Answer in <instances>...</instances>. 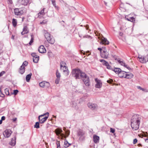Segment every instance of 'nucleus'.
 <instances>
[{
    "instance_id": "obj_60",
    "label": "nucleus",
    "mask_w": 148,
    "mask_h": 148,
    "mask_svg": "<svg viewBox=\"0 0 148 148\" xmlns=\"http://www.w3.org/2000/svg\"><path fill=\"white\" fill-rule=\"evenodd\" d=\"M148 138H146L145 139V141L146 142H147V141H148Z\"/></svg>"
},
{
    "instance_id": "obj_32",
    "label": "nucleus",
    "mask_w": 148,
    "mask_h": 148,
    "mask_svg": "<svg viewBox=\"0 0 148 148\" xmlns=\"http://www.w3.org/2000/svg\"><path fill=\"white\" fill-rule=\"evenodd\" d=\"M70 145V144L67 141H66V142L65 141L64 143V147H69Z\"/></svg>"
},
{
    "instance_id": "obj_7",
    "label": "nucleus",
    "mask_w": 148,
    "mask_h": 148,
    "mask_svg": "<svg viewBox=\"0 0 148 148\" xmlns=\"http://www.w3.org/2000/svg\"><path fill=\"white\" fill-rule=\"evenodd\" d=\"M99 38L101 40L100 43L102 44L108 45L109 44V41L107 40V39L104 37L100 36Z\"/></svg>"
},
{
    "instance_id": "obj_56",
    "label": "nucleus",
    "mask_w": 148,
    "mask_h": 148,
    "mask_svg": "<svg viewBox=\"0 0 148 148\" xmlns=\"http://www.w3.org/2000/svg\"><path fill=\"white\" fill-rule=\"evenodd\" d=\"M97 49H98V50H99L101 52L102 51V49H101V48H98Z\"/></svg>"
},
{
    "instance_id": "obj_15",
    "label": "nucleus",
    "mask_w": 148,
    "mask_h": 148,
    "mask_svg": "<svg viewBox=\"0 0 148 148\" xmlns=\"http://www.w3.org/2000/svg\"><path fill=\"white\" fill-rule=\"evenodd\" d=\"M39 52L41 53H45L46 52V50L44 47L42 45L40 46L38 48Z\"/></svg>"
},
{
    "instance_id": "obj_16",
    "label": "nucleus",
    "mask_w": 148,
    "mask_h": 148,
    "mask_svg": "<svg viewBox=\"0 0 148 148\" xmlns=\"http://www.w3.org/2000/svg\"><path fill=\"white\" fill-rule=\"evenodd\" d=\"M29 31L27 27L26 26H24L23 29V31L21 32V34L22 35H24L25 34H27L29 33Z\"/></svg>"
},
{
    "instance_id": "obj_25",
    "label": "nucleus",
    "mask_w": 148,
    "mask_h": 148,
    "mask_svg": "<svg viewBox=\"0 0 148 148\" xmlns=\"http://www.w3.org/2000/svg\"><path fill=\"white\" fill-rule=\"evenodd\" d=\"M116 74H119L120 72H121V69L118 68H115L113 69H112Z\"/></svg>"
},
{
    "instance_id": "obj_11",
    "label": "nucleus",
    "mask_w": 148,
    "mask_h": 148,
    "mask_svg": "<svg viewBox=\"0 0 148 148\" xmlns=\"http://www.w3.org/2000/svg\"><path fill=\"white\" fill-rule=\"evenodd\" d=\"M12 132L10 130L6 129L3 132V134L5 137L8 138L10 136Z\"/></svg>"
},
{
    "instance_id": "obj_50",
    "label": "nucleus",
    "mask_w": 148,
    "mask_h": 148,
    "mask_svg": "<svg viewBox=\"0 0 148 148\" xmlns=\"http://www.w3.org/2000/svg\"><path fill=\"white\" fill-rule=\"evenodd\" d=\"M0 92H0V96L2 97H4V95L1 92V90H0Z\"/></svg>"
},
{
    "instance_id": "obj_39",
    "label": "nucleus",
    "mask_w": 148,
    "mask_h": 148,
    "mask_svg": "<svg viewBox=\"0 0 148 148\" xmlns=\"http://www.w3.org/2000/svg\"><path fill=\"white\" fill-rule=\"evenodd\" d=\"M56 144L57 145V148H60V141H58L57 140H56Z\"/></svg>"
},
{
    "instance_id": "obj_54",
    "label": "nucleus",
    "mask_w": 148,
    "mask_h": 148,
    "mask_svg": "<svg viewBox=\"0 0 148 148\" xmlns=\"http://www.w3.org/2000/svg\"><path fill=\"white\" fill-rule=\"evenodd\" d=\"M125 67L129 70H130L131 69V68H130V67L129 66H128L127 65V66Z\"/></svg>"
},
{
    "instance_id": "obj_14",
    "label": "nucleus",
    "mask_w": 148,
    "mask_h": 148,
    "mask_svg": "<svg viewBox=\"0 0 148 148\" xmlns=\"http://www.w3.org/2000/svg\"><path fill=\"white\" fill-rule=\"evenodd\" d=\"M100 61L102 62L103 64L106 66V68L108 69H111V67L109 65L108 62L104 60H100Z\"/></svg>"
},
{
    "instance_id": "obj_42",
    "label": "nucleus",
    "mask_w": 148,
    "mask_h": 148,
    "mask_svg": "<svg viewBox=\"0 0 148 148\" xmlns=\"http://www.w3.org/2000/svg\"><path fill=\"white\" fill-rule=\"evenodd\" d=\"M47 21L46 20H43L42 22H40V24H44L47 23Z\"/></svg>"
},
{
    "instance_id": "obj_19",
    "label": "nucleus",
    "mask_w": 148,
    "mask_h": 148,
    "mask_svg": "<svg viewBox=\"0 0 148 148\" xmlns=\"http://www.w3.org/2000/svg\"><path fill=\"white\" fill-rule=\"evenodd\" d=\"M138 58H139V61L142 63H146L147 62V58H145L144 57L141 56V57H138Z\"/></svg>"
},
{
    "instance_id": "obj_57",
    "label": "nucleus",
    "mask_w": 148,
    "mask_h": 148,
    "mask_svg": "<svg viewBox=\"0 0 148 148\" xmlns=\"http://www.w3.org/2000/svg\"><path fill=\"white\" fill-rule=\"evenodd\" d=\"M146 133L147 134H148V135H147V134H145L144 136L145 137H147V136H148V134L147 133V132H146Z\"/></svg>"
},
{
    "instance_id": "obj_13",
    "label": "nucleus",
    "mask_w": 148,
    "mask_h": 148,
    "mask_svg": "<svg viewBox=\"0 0 148 148\" xmlns=\"http://www.w3.org/2000/svg\"><path fill=\"white\" fill-rule=\"evenodd\" d=\"M109 53L106 50L103 51V52L101 53V56L103 58H107L108 57Z\"/></svg>"
},
{
    "instance_id": "obj_51",
    "label": "nucleus",
    "mask_w": 148,
    "mask_h": 148,
    "mask_svg": "<svg viewBox=\"0 0 148 148\" xmlns=\"http://www.w3.org/2000/svg\"><path fill=\"white\" fill-rule=\"evenodd\" d=\"M142 89H143V90H142L143 91H144L145 92H148V90L145 89H144L143 88H142Z\"/></svg>"
},
{
    "instance_id": "obj_10",
    "label": "nucleus",
    "mask_w": 148,
    "mask_h": 148,
    "mask_svg": "<svg viewBox=\"0 0 148 148\" xmlns=\"http://www.w3.org/2000/svg\"><path fill=\"white\" fill-rule=\"evenodd\" d=\"M95 81L96 83L95 85V87L98 88H101L102 86V83L101 81L97 78H96L95 79Z\"/></svg>"
},
{
    "instance_id": "obj_45",
    "label": "nucleus",
    "mask_w": 148,
    "mask_h": 148,
    "mask_svg": "<svg viewBox=\"0 0 148 148\" xmlns=\"http://www.w3.org/2000/svg\"><path fill=\"white\" fill-rule=\"evenodd\" d=\"M32 56L33 57V58H34L35 57H37L39 56L36 55V54L35 53H32Z\"/></svg>"
},
{
    "instance_id": "obj_43",
    "label": "nucleus",
    "mask_w": 148,
    "mask_h": 148,
    "mask_svg": "<svg viewBox=\"0 0 148 148\" xmlns=\"http://www.w3.org/2000/svg\"><path fill=\"white\" fill-rule=\"evenodd\" d=\"M115 130L112 128H110V132L112 133H114L115 132Z\"/></svg>"
},
{
    "instance_id": "obj_22",
    "label": "nucleus",
    "mask_w": 148,
    "mask_h": 148,
    "mask_svg": "<svg viewBox=\"0 0 148 148\" xmlns=\"http://www.w3.org/2000/svg\"><path fill=\"white\" fill-rule=\"evenodd\" d=\"M99 137L96 135H94L93 136V140L94 142L97 143H98L99 140Z\"/></svg>"
},
{
    "instance_id": "obj_5",
    "label": "nucleus",
    "mask_w": 148,
    "mask_h": 148,
    "mask_svg": "<svg viewBox=\"0 0 148 148\" xmlns=\"http://www.w3.org/2000/svg\"><path fill=\"white\" fill-rule=\"evenodd\" d=\"M77 136L79 137V140H83L84 138V136L85 134L84 131L81 129H79L77 131Z\"/></svg>"
},
{
    "instance_id": "obj_8",
    "label": "nucleus",
    "mask_w": 148,
    "mask_h": 148,
    "mask_svg": "<svg viewBox=\"0 0 148 148\" xmlns=\"http://www.w3.org/2000/svg\"><path fill=\"white\" fill-rule=\"evenodd\" d=\"M14 14L17 16L22 14L23 13V10L20 8H16L14 9Z\"/></svg>"
},
{
    "instance_id": "obj_52",
    "label": "nucleus",
    "mask_w": 148,
    "mask_h": 148,
    "mask_svg": "<svg viewBox=\"0 0 148 148\" xmlns=\"http://www.w3.org/2000/svg\"><path fill=\"white\" fill-rule=\"evenodd\" d=\"M5 116H3L1 117V120L2 121L4 120H5Z\"/></svg>"
},
{
    "instance_id": "obj_12",
    "label": "nucleus",
    "mask_w": 148,
    "mask_h": 148,
    "mask_svg": "<svg viewBox=\"0 0 148 148\" xmlns=\"http://www.w3.org/2000/svg\"><path fill=\"white\" fill-rule=\"evenodd\" d=\"M62 130L60 128H58L55 130V133L57 135H60L62 137H63L64 135V134L62 133Z\"/></svg>"
},
{
    "instance_id": "obj_40",
    "label": "nucleus",
    "mask_w": 148,
    "mask_h": 148,
    "mask_svg": "<svg viewBox=\"0 0 148 148\" xmlns=\"http://www.w3.org/2000/svg\"><path fill=\"white\" fill-rule=\"evenodd\" d=\"M28 63V62L26 61H25L23 63L21 66H23V67H25L27 65Z\"/></svg>"
},
{
    "instance_id": "obj_21",
    "label": "nucleus",
    "mask_w": 148,
    "mask_h": 148,
    "mask_svg": "<svg viewBox=\"0 0 148 148\" xmlns=\"http://www.w3.org/2000/svg\"><path fill=\"white\" fill-rule=\"evenodd\" d=\"M25 70V67H23V66H21L19 69V72L20 73L22 74L24 73Z\"/></svg>"
},
{
    "instance_id": "obj_31",
    "label": "nucleus",
    "mask_w": 148,
    "mask_h": 148,
    "mask_svg": "<svg viewBox=\"0 0 148 148\" xmlns=\"http://www.w3.org/2000/svg\"><path fill=\"white\" fill-rule=\"evenodd\" d=\"M39 123H40L38 122H36L35 123V124L34 125V127L36 128L37 129L39 128L40 126H39Z\"/></svg>"
},
{
    "instance_id": "obj_1",
    "label": "nucleus",
    "mask_w": 148,
    "mask_h": 148,
    "mask_svg": "<svg viewBox=\"0 0 148 148\" xmlns=\"http://www.w3.org/2000/svg\"><path fill=\"white\" fill-rule=\"evenodd\" d=\"M72 75L76 79L81 78L86 86H89L90 85L89 77L85 73L81 72L79 69H73L72 70Z\"/></svg>"
},
{
    "instance_id": "obj_27",
    "label": "nucleus",
    "mask_w": 148,
    "mask_h": 148,
    "mask_svg": "<svg viewBox=\"0 0 148 148\" xmlns=\"http://www.w3.org/2000/svg\"><path fill=\"white\" fill-rule=\"evenodd\" d=\"M51 1L52 4L55 7V8L56 9L58 10V6H57L56 5L55 0H51Z\"/></svg>"
},
{
    "instance_id": "obj_26",
    "label": "nucleus",
    "mask_w": 148,
    "mask_h": 148,
    "mask_svg": "<svg viewBox=\"0 0 148 148\" xmlns=\"http://www.w3.org/2000/svg\"><path fill=\"white\" fill-rule=\"evenodd\" d=\"M32 75V73H30L29 74L27 75L26 77V80L27 82H29Z\"/></svg>"
},
{
    "instance_id": "obj_34",
    "label": "nucleus",
    "mask_w": 148,
    "mask_h": 148,
    "mask_svg": "<svg viewBox=\"0 0 148 148\" xmlns=\"http://www.w3.org/2000/svg\"><path fill=\"white\" fill-rule=\"evenodd\" d=\"M56 76L57 78H60L61 77L60 73L59 72L58 70H57L56 71Z\"/></svg>"
},
{
    "instance_id": "obj_23",
    "label": "nucleus",
    "mask_w": 148,
    "mask_h": 148,
    "mask_svg": "<svg viewBox=\"0 0 148 148\" xmlns=\"http://www.w3.org/2000/svg\"><path fill=\"white\" fill-rule=\"evenodd\" d=\"M133 75L132 73H130L129 74H125V76L124 78H126L127 79H131L133 77Z\"/></svg>"
},
{
    "instance_id": "obj_28",
    "label": "nucleus",
    "mask_w": 148,
    "mask_h": 148,
    "mask_svg": "<svg viewBox=\"0 0 148 148\" xmlns=\"http://www.w3.org/2000/svg\"><path fill=\"white\" fill-rule=\"evenodd\" d=\"M12 24L14 27H16L17 24V20L14 18H13L12 19Z\"/></svg>"
},
{
    "instance_id": "obj_53",
    "label": "nucleus",
    "mask_w": 148,
    "mask_h": 148,
    "mask_svg": "<svg viewBox=\"0 0 148 148\" xmlns=\"http://www.w3.org/2000/svg\"><path fill=\"white\" fill-rule=\"evenodd\" d=\"M137 88L140 90H143L142 88L140 86H138Z\"/></svg>"
},
{
    "instance_id": "obj_63",
    "label": "nucleus",
    "mask_w": 148,
    "mask_h": 148,
    "mask_svg": "<svg viewBox=\"0 0 148 148\" xmlns=\"http://www.w3.org/2000/svg\"><path fill=\"white\" fill-rule=\"evenodd\" d=\"M105 2V4L106 5V3H105V2Z\"/></svg>"
},
{
    "instance_id": "obj_4",
    "label": "nucleus",
    "mask_w": 148,
    "mask_h": 148,
    "mask_svg": "<svg viewBox=\"0 0 148 148\" xmlns=\"http://www.w3.org/2000/svg\"><path fill=\"white\" fill-rule=\"evenodd\" d=\"M65 63L64 62H62L60 63V66L61 69H63V72L65 73V74L66 75H69V71L68 70L67 67L64 65Z\"/></svg>"
},
{
    "instance_id": "obj_44",
    "label": "nucleus",
    "mask_w": 148,
    "mask_h": 148,
    "mask_svg": "<svg viewBox=\"0 0 148 148\" xmlns=\"http://www.w3.org/2000/svg\"><path fill=\"white\" fill-rule=\"evenodd\" d=\"M5 73V72L4 71H3L0 73V77L2 76Z\"/></svg>"
},
{
    "instance_id": "obj_46",
    "label": "nucleus",
    "mask_w": 148,
    "mask_h": 148,
    "mask_svg": "<svg viewBox=\"0 0 148 148\" xmlns=\"http://www.w3.org/2000/svg\"><path fill=\"white\" fill-rule=\"evenodd\" d=\"M18 91L17 90H14V91L13 94L14 95H16L17 94Z\"/></svg>"
},
{
    "instance_id": "obj_47",
    "label": "nucleus",
    "mask_w": 148,
    "mask_h": 148,
    "mask_svg": "<svg viewBox=\"0 0 148 148\" xmlns=\"http://www.w3.org/2000/svg\"><path fill=\"white\" fill-rule=\"evenodd\" d=\"M8 3L9 4H11L12 3V0H8Z\"/></svg>"
},
{
    "instance_id": "obj_6",
    "label": "nucleus",
    "mask_w": 148,
    "mask_h": 148,
    "mask_svg": "<svg viewBox=\"0 0 148 148\" xmlns=\"http://www.w3.org/2000/svg\"><path fill=\"white\" fill-rule=\"evenodd\" d=\"M45 115V114L41 115L39 116L38 119L39 120V122L40 123H43L47 120L48 118V116L43 117Z\"/></svg>"
},
{
    "instance_id": "obj_41",
    "label": "nucleus",
    "mask_w": 148,
    "mask_h": 148,
    "mask_svg": "<svg viewBox=\"0 0 148 148\" xmlns=\"http://www.w3.org/2000/svg\"><path fill=\"white\" fill-rule=\"evenodd\" d=\"M60 81V78H57L56 79L55 81V83L56 84H58L59 83V82Z\"/></svg>"
},
{
    "instance_id": "obj_37",
    "label": "nucleus",
    "mask_w": 148,
    "mask_h": 148,
    "mask_svg": "<svg viewBox=\"0 0 148 148\" xmlns=\"http://www.w3.org/2000/svg\"><path fill=\"white\" fill-rule=\"evenodd\" d=\"M45 87L47 88L49 86L50 84L49 82L45 81Z\"/></svg>"
},
{
    "instance_id": "obj_33",
    "label": "nucleus",
    "mask_w": 148,
    "mask_h": 148,
    "mask_svg": "<svg viewBox=\"0 0 148 148\" xmlns=\"http://www.w3.org/2000/svg\"><path fill=\"white\" fill-rule=\"evenodd\" d=\"M45 81H43L40 83L39 84V86L40 87L44 88L45 86Z\"/></svg>"
},
{
    "instance_id": "obj_36",
    "label": "nucleus",
    "mask_w": 148,
    "mask_h": 148,
    "mask_svg": "<svg viewBox=\"0 0 148 148\" xmlns=\"http://www.w3.org/2000/svg\"><path fill=\"white\" fill-rule=\"evenodd\" d=\"M31 40L30 41V42L29 43V44L30 45H31L32 44V42H33V40H34V37H33V35L32 34L31 35Z\"/></svg>"
},
{
    "instance_id": "obj_17",
    "label": "nucleus",
    "mask_w": 148,
    "mask_h": 148,
    "mask_svg": "<svg viewBox=\"0 0 148 148\" xmlns=\"http://www.w3.org/2000/svg\"><path fill=\"white\" fill-rule=\"evenodd\" d=\"M45 9V8H43L38 13V17L40 18L42 16L45 14V13L44 12Z\"/></svg>"
},
{
    "instance_id": "obj_55",
    "label": "nucleus",
    "mask_w": 148,
    "mask_h": 148,
    "mask_svg": "<svg viewBox=\"0 0 148 148\" xmlns=\"http://www.w3.org/2000/svg\"><path fill=\"white\" fill-rule=\"evenodd\" d=\"M45 114V115H47V116H49V113L48 112H47L46 113H45V114Z\"/></svg>"
},
{
    "instance_id": "obj_20",
    "label": "nucleus",
    "mask_w": 148,
    "mask_h": 148,
    "mask_svg": "<svg viewBox=\"0 0 148 148\" xmlns=\"http://www.w3.org/2000/svg\"><path fill=\"white\" fill-rule=\"evenodd\" d=\"M126 73L127 72L125 71H122L121 70V72H120L119 74H118V76L119 77L121 78H122L123 77L124 78V77L125 76V74H126Z\"/></svg>"
},
{
    "instance_id": "obj_3",
    "label": "nucleus",
    "mask_w": 148,
    "mask_h": 148,
    "mask_svg": "<svg viewBox=\"0 0 148 148\" xmlns=\"http://www.w3.org/2000/svg\"><path fill=\"white\" fill-rule=\"evenodd\" d=\"M45 36L47 41L51 44H53L55 42V40L52 36L48 32L45 33Z\"/></svg>"
},
{
    "instance_id": "obj_61",
    "label": "nucleus",
    "mask_w": 148,
    "mask_h": 148,
    "mask_svg": "<svg viewBox=\"0 0 148 148\" xmlns=\"http://www.w3.org/2000/svg\"><path fill=\"white\" fill-rule=\"evenodd\" d=\"M67 134H68V135H69V132H68L67 133Z\"/></svg>"
},
{
    "instance_id": "obj_29",
    "label": "nucleus",
    "mask_w": 148,
    "mask_h": 148,
    "mask_svg": "<svg viewBox=\"0 0 148 148\" xmlns=\"http://www.w3.org/2000/svg\"><path fill=\"white\" fill-rule=\"evenodd\" d=\"M39 59V56L35 57L33 58V62L36 63L38 62Z\"/></svg>"
},
{
    "instance_id": "obj_49",
    "label": "nucleus",
    "mask_w": 148,
    "mask_h": 148,
    "mask_svg": "<svg viewBox=\"0 0 148 148\" xmlns=\"http://www.w3.org/2000/svg\"><path fill=\"white\" fill-rule=\"evenodd\" d=\"M137 142V140L136 139H134V140L133 143L134 144H135Z\"/></svg>"
},
{
    "instance_id": "obj_62",
    "label": "nucleus",
    "mask_w": 148,
    "mask_h": 148,
    "mask_svg": "<svg viewBox=\"0 0 148 148\" xmlns=\"http://www.w3.org/2000/svg\"><path fill=\"white\" fill-rule=\"evenodd\" d=\"M86 29H88V27H86Z\"/></svg>"
},
{
    "instance_id": "obj_35",
    "label": "nucleus",
    "mask_w": 148,
    "mask_h": 148,
    "mask_svg": "<svg viewBox=\"0 0 148 148\" xmlns=\"http://www.w3.org/2000/svg\"><path fill=\"white\" fill-rule=\"evenodd\" d=\"M127 20L128 21L132 22H133L135 21V18L133 17H130L129 18H127Z\"/></svg>"
},
{
    "instance_id": "obj_2",
    "label": "nucleus",
    "mask_w": 148,
    "mask_h": 148,
    "mask_svg": "<svg viewBox=\"0 0 148 148\" xmlns=\"http://www.w3.org/2000/svg\"><path fill=\"white\" fill-rule=\"evenodd\" d=\"M135 116H133L131 121V126L134 130H137L139 128L140 121L139 118H136Z\"/></svg>"
},
{
    "instance_id": "obj_59",
    "label": "nucleus",
    "mask_w": 148,
    "mask_h": 148,
    "mask_svg": "<svg viewBox=\"0 0 148 148\" xmlns=\"http://www.w3.org/2000/svg\"><path fill=\"white\" fill-rule=\"evenodd\" d=\"M2 121L1 119L0 120V124H2Z\"/></svg>"
},
{
    "instance_id": "obj_48",
    "label": "nucleus",
    "mask_w": 148,
    "mask_h": 148,
    "mask_svg": "<svg viewBox=\"0 0 148 148\" xmlns=\"http://www.w3.org/2000/svg\"><path fill=\"white\" fill-rule=\"evenodd\" d=\"M107 82L108 83H112V82H113V80L112 79H109V80H108L107 81Z\"/></svg>"
},
{
    "instance_id": "obj_58",
    "label": "nucleus",
    "mask_w": 148,
    "mask_h": 148,
    "mask_svg": "<svg viewBox=\"0 0 148 148\" xmlns=\"http://www.w3.org/2000/svg\"><path fill=\"white\" fill-rule=\"evenodd\" d=\"M11 38H12V39H14V36L13 35H12Z\"/></svg>"
},
{
    "instance_id": "obj_18",
    "label": "nucleus",
    "mask_w": 148,
    "mask_h": 148,
    "mask_svg": "<svg viewBox=\"0 0 148 148\" xmlns=\"http://www.w3.org/2000/svg\"><path fill=\"white\" fill-rule=\"evenodd\" d=\"M16 137L14 136L13 138H12L11 140V141L9 142V144L10 145L14 146L16 144Z\"/></svg>"
},
{
    "instance_id": "obj_9",
    "label": "nucleus",
    "mask_w": 148,
    "mask_h": 148,
    "mask_svg": "<svg viewBox=\"0 0 148 148\" xmlns=\"http://www.w3.org/2000/svg\"><path fill=\"white\" fill-rule=\"evenodd\" d=\"M87 105L88 107L92 110L97 109L98 108L97 104L95 103H89Z\"/></svg>"
},
{
    "instance_id": "obj_24",
    "label": "nucleus",
    "mask_w": 148,
    "mask_h": 148,
    "mask_svg": "<svg viewBox=\"0 0 148 148\" xmlns=\"http://www.w3.org/2000/svg\"><path fill=\"white\" fill-rule=\"evenodd\" d=\"M30 0H21V3L22 4L26 5L29 3Z\"/></svg>"
},
{
    "instance_id": "obj_38",
    "label": "nucleus",
    "mask_w": 148,
    "mask_h": 148,
    "mask_svg": "<svg viewBox=\"0 0 148 148\" xmlns=\"http://www.w3.org/2000/svg\"><path fill=\"white\" fill-rule=\"evenodd\" d=\"M5 92L6 95H10L9 90L8 88H6L4 90Z\"/></svg>"
},
{
    "instance_id": "obj_30",
    "label": "nucleus",
    "mask_w": 148,
    "mask_h": 148,
    "mask_svg": "<svg viewBox=\"0 0 148 148\" xmlns=\"http://www.w3.org/2000/svg\"><path fill=\"white\" fill-rule=\"evenodd\" d=\"M118 62L119 63L121 64V65L125 67H126L127 66V65L125 64L123 62V61H121L120 60H118Z\"/></svg>"
}]
</instances>
